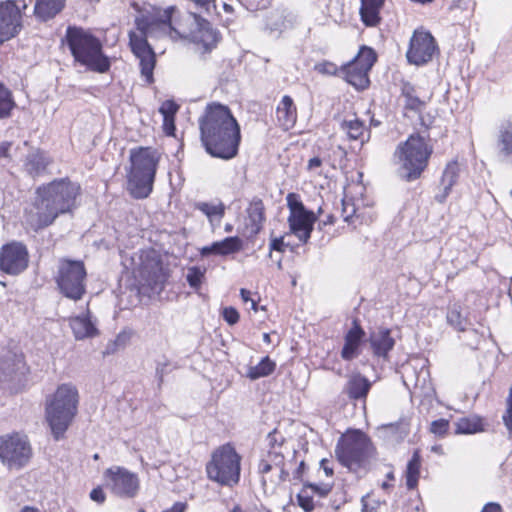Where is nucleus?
<instances>
[{
  "mask_svg": "<svg viewBox=\"0 0 512 512\" xmlns=\"http://www.w3.org/2000/svg\"><path fill=\"white\" fill-rule=\"evenodd\" d=\"M163 129L169 136L174 135L175 132V119L174 117L163 118Z\"/></svg>",
  "mask_w": 512,
  "mask_h": 512,
  "instance_id": "nucleus-54",
  "label": "nucleus"
},
{
  "mask_svg": "<svg viewBox=\"0 0 512 512\" xmlns=\"http://www.w3.org/2000/svg\"><path fill=\"white\" fill-rule=\"evenodd\" d=\"M65 0H36L34 15L40 21L54 18L64 7Z\"/></svg>",
  "mask_w": 512,
  "mask_h": 512,
  "instance_id": "nucleus-32",
  "label": "nucleus"
},
{
  "mask_svg": "<svg viewBox=\"0 0 512 512\" xmlns=\"http://www.w3.org/2000/svg\"><path fill=\"white\" fill-rule=\"evenodd\" d=\"M321 163H322V161L319 157H313L308 162V169L314 170V169L320 167Z\"/></svg>",
  "mask_w": 512,
  "mask_h": 512,
  "instance_id": "nucleus-59",
  "label": "nucleus"
},
{
  "mask_svg": "<svg viewBox=\"0 0 512 512\" xmlns=\"http://www.w3.org/2000/svg\"><path fill=\"white\" fill-rule=\"evenodd\" d=\"M431 451L436 453V454H439V455H442L443 454V449H442V446L441 445H433L431 447Z\"/></svg>",
  "mask_w": 512,
  "mask_h": 512,
  "instance_id": "nucleus-63",
  "label": "nucleus"
},
{
  "mask_svg": "<svg viewBox=\"0 0 512 512\" xmlns=\"http://www.w3.org/2000/svg\"><path fill=\"white\" fill-rule=\"evenodd\" d=\"M446 319L448 324L458 331H465L471 325L462 306L458 303H454L448 308Z\"/></svg>",
  "mask_w": 512,
  "mask_h": 512,
  "instance_id": "nucleus-35",
  "label": "nucleus"
},
{
  "mask_svg": "<svg viewBox=\"0 0 512 512\" xmlns=\"http://www.w3.org/2000/svg\"><path fill=\"white\" fill-rule=\"evenodd\" d=\"M222 314H223L224 320L230 325L236 324L239 320V313L233 307L224 308Z\"/></svg>",
  "mask_w": 512,
  "mask_h": 512,
  "instance_id": "nucleus-51",
  "label": "nucleus"
},
{
  "mask_svg": "<svg viewBox=\"0 0 512 512\" xmlns=\"http://www.w3.org/2000/svg\"><path fill=\"white\" fill-rule=\"evenodd\" d=\"M171 363L170 361L163 357L161 360L157 361L156 365V375L159 377V380L162 381L163 377L171 371Z\"/></svg>",
  "mask_w": 512,
  "mask_h": 512,
  "instance_id": "nucleus-50",
  "label": "nucleus"
},
{
  "mask_svg": "<svg viewBox=\"0 0 512 512\" xmlns=\"http://www.w3.org/2000/svg\"><path fill=\"white\" fill-rule=\"evenodd\" d=\"M373 450V445L365 433L352 430L340 438L335 454L343 466L353 470L365 465Z\"/></svg>",
  "mask_w": 512,
  "mask_h": 512,
  "instance_id": "nucleus-9",
  "label": "nucleus"
},
{
  "mask_svg": "<svg viewBox=\"0 0 512 512\" xmlns=\"http://www.w3.org/2000/svg\"><path fill=\"white\" fill-rule=\"evenodd\" d=\"M240 295H241V299H242V300H243V302H245V303L250 302V300L252 299V298L250 297V295H251L250 291H248V290H246V289H244V288H242V289L240 290Z\"/></svg>",
  "mask_w": 512,
  "mask_h": 512,
  "instance_id": "nucleus-61",
  "label": "nucleus"
},
{
  "mask_svg": "<svg viewBox=\"0 0 512 512\" xmlns=\"http://www.w3.org/2000/svg\"><path fill=\"white\" fill-rule=\"evenodd\" d=\"M14 106L11 94L2 84H0V118H6Z\"/></svg>",
  "mask_w": 512,
  "mask_h": 512,
  "instance_id": "nucleus-45",
  "label": "nucleus"
},
{
  "mask_svg": "<svg viewBox=\"0 0 512 512\" xmlns=\"http://www.w3.org/2000/svg\"><path fill=\"white\" fill-rule=\"evenodd\" d=\"M439 49L432 34L424 29H416L410 39L406 57L409 63L422 66L432 61Z\"/></svg>",
  "mask_w": 512,
  "mask_h": 512,
  "instance_id": "nucleus-16",
  "label": "nucleus"
},
{
  "mask_svg": "<svg viewBox=\"0 0 512 512\" xmlns=\"http://www.w3.org/2000/svg\"><path fill=\"white\" fill-rule=\"evenodd\" d=\"M482 430V423L477 418H462L457 422L456 433L474 434Z\"/></svg>",
  "mask_w": 512,
  "mask_h": 512,
  "instance_id": "nucleus-43",
  "label": "nucleus"
},
{
  "mask_svg": "<svg viewBox=\"0 0 512 512\" xmlns=\"http://www.w3.org/2000/svg\"><path fill=\"white\" fill-rule=\"evenodd\" d=\"M139 272L142 277L150 278L155 276L161 269V262L154 250L142 251L139 255Z\"/></svg>",
  "mask_w": 512,
  "mask_h": 512,
  "instance_id": "nucleus-33",
  "label": "nucleus"
},
{
  "mask_svg": "<svg viewBox=\"0 0 512 512\" xmlns=\"http://www.w3.org/2000/svg\"><path fill=\"white\" fill-rule=\"evenodd\" d=\"M79 394L71 383L58 386L55 393L46 400V420L56 440H59L77 413Z\"/></svg>",
  "mask_w": 512,
  "mask_h": 512,
  "instance_id": "nucleus-6",
  "label": "nucleus"
},
{
  "mask_svg": "<svg viewBox=\"0 0 512 512\" xmlns=\"http://www.w3.org/2000/svg\"><path fill=\"white\" fill-rule=\"evenodd\" d=\"M275 367V362L266 356L257 365L249 367L247 376L252 380L266 377L275 370Z\"/></svg>",
  "mask_w": 512,
  "mask_h": 512,
  "instance_id": "nucleus-40",
  "label": "nucleus"
},
{
  "mask_svg": "<svg viewBox=\"0 0 512 512\" xmlns=\"http://www.w3.org/2000/svg\"><path fill=\"white\" fill-rule=\"evenodd\" d=\"M373 510H374V508L373 507L370 508L366 502V498L363 497L362 498V511L363 512H373Z\"/></svg>",
  "mask_w": 512,
  "mask_h": 512,
  "instance_id": "nucleus-62",
  "label": "nucleus"
},
{
  "mask_svg": "<svg viewBox=\"0 0 512 512\" xmlns=\"http://www.w3.org/2000/svg\"><path fill=\"white\" fill-rule=\"evenodd\" d=\"M298 505L305 511L311 512L314 509V502L309 487H304L297 495Z\"/></svg>",
  "mask_w": 512,
  "mask_h": 512,
  "instance_id": "nucleus-46",
  "label": "nucleus"
},
{
  "mask_svg": "<svg viewBox=\"0 0 512 512\" xmlns=\"http://www.w3.org/2000/svg\"><path fill=\"white\" fill-rule=\"evenodd\" d=\"M204 277L205 269L198 266L189 267L187 270L186 280L189 286L194 290L200 289Z\"/></svg>",
  "mask_w": 512,
  "mask_h": 512,
  "instance_id": "nucleus-44",
  "label": "nucleus"
},
{
  "mask_svg": "<svg viewBox=\"0 0 512 512\" xmlns=\"http://www.w3.org/2000/svg\"><path fill=\"white\" fill-rule=\"evenodd\" d=\"M241 248L242 240L238 236H233L214 242L210 246L201 248L200 254L203 257L210 254L226 256L240 251Z\"/></svg>",
  "mask_w": 512,
  "mask_h": 512,
  "instance_id": "nucleus-25",
  "label": "nucleus"
},
{
  "mask_svg": "<svg viewBox=\"0 0 512 512\" xmlns=\"http://www.w3.org/2000/svg\"><path fill=\"white\" fill-rule=\"evenodd\" d=\"M179 106L172 100L164 101L160 108L159 112L162 114L163 118L174 117L178 111Z\"/></svg>",
  "mask_w": 512,
  "mask_h": 512,
  "instance_id": "nucleus-48",
  "label": "nucleus"
},
{
  "mask_svg": "<svg viewBox=\"0 0 512 512\" xmlns=\"http://www.w3.org/2000/svg\"><path fill=\"white\" fill-rule=\"evenodd\" d=\"M266 441L268 450L260 460L258 472L261 474L263 486H267L268 483L276 485L289 476L285 464V455L289 453V449L285 444V438L277 430L270 432Z\"/></svg>",
  "mask_w": 512,
  "mask_h": 512,
  "instance_id": "nucleus-8",
  "label": "nucleus"
},
{
  "mask_svg": "<svg viewBox=\"0 0 512 512\" xmlns=\"http://www.w3.org/2000/svg\"><path fill=\"white\" fill-rule=\"evenodd\" d=\"M304 468H305V463H304V461H301L299 466H298V468H297V470H296L295 477L299 478L301 473H302V471L304 470Z\"/></svg>",
  "mask_w": 512,
  "mask_h": 512,
  "instance_id": "nucleus-64",
  "label": "nucleus"
},
{
  "mask_svg": "<svg viewBox=\"0 0 512 512\" xmlns=\"http://www.w3.org/2000/svg\"><path fill=\"white\" fill-rule=\"evenodd\" d=\"M177 34L180 35L179 38L202 44L205 49H211L220 40L219 32L210 22L194 12L187 13L181 19Z\"/></svg>",
  "mask_w": 512,
  "mask_h": 512,
  "instance_id": "nucleus-12",
  "label": "nucleus"
},
{
  "mask_svg": "<svg viewBox=\"0 0 512 512\" xmlns=\"http://www.w3.org/2000/svg\"><path fill=\"white\" fill-rule=\"evenodd\" d=\"M174 6L166 9L153 8L152 13L143 14L137 17L136 27L139 34L129 33V43L134 55L139 59L141 75L147 83H152L153 71L156 64V56L153 48L147 41V38H161L168 36L173 40L179 39L177 30L180 29V22L172 23Z\"/></svg>",
  "mask_w": 512,
  "mask_h": 512,
  "instance_id": "nucleus-1",
  "label": "nucleus"
},
{
  "mask_svg": "<svg viewBox=\"0 0 512 512\" xmlns=\"http://www.w3.org/2000/svg\"><path fill=\"white\" fill-rule=\"evenodd\" d=\"M70 327L75 338L78 340L93 337L97 334V329L88 314L72 317L70 319Z\"/></svg>",
  "mask_w": 512,
  "mask_h": 512,
  "instance_id": "nucleus-34",
  "label": "nucleus"
},
{
  "mask_svg": "<svg viewBox=\"0 0 512 512\" xmlns=\"http://www.w3.org/2000/svg\"><path fill=\"white\" fill-rule=\"evenodd\" d=\"M421 468V456L419 450H415L408 461L405 470L406 486L409 490L415 489L418 485Z\"/></svg>",
  "mask_w": 512,
  "mask_h": 512,
  "instance_id": "nucleus-36",
  "label": "nucleus"
},
{
  "mask_svg": "<svg viewBox=\"0 0 512 512\" xmlns=\"http://www.w3.org/2000/svg\"><path fill=\"white\" fill-rule=\"evenodd\" d=\"M342 129L350 139L364 142L365 127L358 119H345L342 123Z\"/></svg>",
  "mask_w": 512,
  "mask_h": 512,
  "instance_id": "nucleus-42",
  "label": "nucleus"
},
{
  "mask_svg": "<svg viewBox=\"0 0 512 512\" xmlns=\"http://www.w3.org/2000/svg\"><path fill=\"white\" fill-rule=\"evenodd\" d=\"M265 220L264 203L260 198L255 197L246 208L244 224L239 228V233L248 238L254 237L262 230Z\"/></svg>",
  "mask_w": 512,
  "mask_h": 512,
  "instance_id": "nucleus-22",
  "label": "nucleus"
},
{
  "mask_svg": "<svg viewBox=\"0 0 512 512\" xmlns=\"http://www.w3.org/2000/svg\"><path fill=\"white\" fill-rule=\"evenodd\" d=\"M90 498L99 503V504H102L105 499H106V496H105V493L104 491L100 488V487H97V488H94L91 492H90Z\"/></svg>",
  "mask_w": 512,
  "mask_h": 512,
  "instance_id": "nucleus-55",
  "label": "nucleus"
},
{
  "mask_svg": "<svg viewBox=\"0 0 512 512\" xmlns=\"http://www.w3.org/2000/svg\"><path fill=\"white\" fill-rule=\"evenodd\" d=\"M449 430V421L446 419H438L431 423L430 432L438 437H444Z\"/></svg>",
  "mask_w": 512,
  "mask_h": 512,
  "instance_id": "nucleus-47",
  "label": "nucleus"
},
{
  "mask_svg": "<svg viewBox=\"0 0 512 512\" xmlns=\"http://www.w3.org/2000/svg\"><path fill=\"white\" fill-rule=\"evenodd\" d=\"M364 336V331L357 321H353L352 328L345 335V343L341 351L344 360H352L359 354V346Z\"/></svg>",
  "mask_w": 512,
  "mask_h": 512,
  "instance_id": "nucleus-24",
  "label": "nucleus"
},
{
  "mask_svg": "<svg viewBox=\"0 0 512 512\" xmlns=\"http://www.w3.org/2000/svg\"><path fill=\"white\" fill-rule=\"evenodd\" d=\"M107 486L122 498H134L140 488L137 474L120 466H113L104 472Z\"/></svg>",
  "mask_w": 512,
  "mask_h": 512,
  "instance_id": "nucleus-17",
  "label": "nucleus"
},
{
  "mask_svg": "<svg viewBox=\"0 0 512 512\" xmlns=\"http://www.w3.org/2000/svg\"><path fill=\"white\" fill-rule=\"evenodd\" d=\"M432 147L420 134H412L398 144L394 152V161L398 165L399 175L407 181L420 177L428 164Z\"/></svg>",
  "mask_w": 512,
  "mask_h": 512,
  "instance_id": "nucleus-7",
  "label": "nucleus"
},
{
  "mask_svg": "<svg viewBox=\"0 0 512 512\" xmlns=\"http://www.w3.org/2000/svg\"><path fill=\"white\" fill-rule=\"evenodd\" d=\"M27 7L25 0L0 2V45L20 33L23 12Z\"/></svg>",
  "mask_w": 512,
  "mask_h": 512,
  "instance_id": "nucleus-15",
  "label": "nucleus"
},
{
  "mask_svg": "<svg viewBox=\"0 0 512 512\" xmlns=\"http://www.w3.org/2000/svg\"><path fill=\"white\" fill-rule=\"evenodd\" d=\"M320 467L323 469L326 476H333V467L330 465V461L327 459H322L320 462Z\"/></svg>",
  "mask_w": 512,
  "mask_h": 512,
  "instance_id": "nucleus-57",
  "label": "nucleus"
},
{
  "mask_svg": "<svg viewBox=\"0 0 512 512\" xmlns=\"http://www.w3.org/2000/svg\"><path fill=\"white\" fill-rule=\"evenodd\" d=\"M86 275L82 261H60L56 276L60 292L69 299L80 300L86 292Z\"/></svg>",
  "mask_w": 512,
  "mask_h": 512,
  "instance_id": "nucleus-11",
  "label": "nucleus"
},
{
  "mask_svg": "<svg viewBox=\"0 0 512 512\" xmlns=\"http://www.w3.org/2000/svg\"><path fill=\"white\" fill-rule=\"evenodd\" d=\"M402 96L405 99V108L412 111H420L424 106V102L416 95L413 85L410 83H403Z\"/></svg>",
  "mask_w": 512,
  "mask_h": 512,
  "instance_id": "nucleus-41",
  "label": "nucleus"
},
{
  "mask_svg": "<svg viewBox=\"0 0 512 512\" xmlns=\"http://www.w3.org/2000/svg\"><path fill=\"white\" fill-rule=\"evenodd\" d=\"M284 237H278L271 240L270 243V253L274 251L283 252L284 251Z\"/></svg>",
  "mask_w": 512,
  "mask_h": 512,
  "instance_id": "nucleus-56",
  "label": "nucleus"
},
{
  "mask_svg": "<svg viewBox=\"0 0 512 512\" xmlns=\"http://www.w3.org/2000/svg\"><path fill=\"white\" fill-rule=\"evenodd\" d=\"M369 341L374 355L382 358H387L388 353L395 345V340L391 336L390 330L386 328H380L371 332Z\"/></svg>",
  "mask_w": 512,
  "mask_h": 512,
  "instance_id": "nucleus-23",
  "label": "nucleus"
},
{
  "mask_svg": "<svg viewBox=\"0 0 512 512\" xmlns=\"http://www.w3.org/2000/svg\"><path fill=\"white\" fill-rule=\"evenodd\" d=\"M343 220L350 225L356 227L357 223H369L373 220V215L370 209L364 203L362 198H354L349 196L346 192L342 199V213Z\"/></svg>",
  "mask_w": 512,
  "mask_h": 512,
  "instance_id": "nucleus-21",
  "label": "nucleus"
},
{
  "mask_svg": "<svg viewBox=\"0 0 512 512\" xmlns=\"http://www.w3.org/2000/svg\"><path fill=\"white\" fill-rule=\"evenodd\" d=\"M371 388V382L360 373L352 374L345 386V392L353 400H362L367 397Z\"/></svg>",
  "mask_w": 512,
  "mask_h": 512,
  "instance_id": "nucleus-28",
  "label": "nucleus"
},
{
  "mask_svg": "<svg viewBox=\"0 0 512 512\" xmlns=\"http://www.w3.org/2000/svg\"><path fill=\"white\" fill-rule=\"evenodd\" d=\"M129 159L127 191L135 199H145L153 190L160 153L151 147H137L130 150Z\"/></svg>",
  "mask_w": 512,
  "mask_h": 512,
  "instance_id": "nucleus-4",
  "label": "nucleus"
},
{
  "mask_svg": "<svg viewBox=\"0 0 512 512\" xmlns=\"http://www.w3.org/2000/svg\"><path fill=\"white\" fill-rule=\"evenodd\" d=\"M80 185L68 178L56 179L37 188L36 212L27 221L35 230L50 226L63 214L72 213L77 207Z\"/></svg>",
  "mask_w": 512,
  "mask_h": 512,
  "instance_id": "nucleus-3",
  "label": "nucleus"
},
{
  "mask_svg": "<svg viewBox=\"0 0 512 512\" xmlns=\"http://www.w3.org/2000/svg\"><path fill=\"white\" fill-rule=\"evenodd\" d=\"M240 461L241 457L234 447L225 444L212 454L206 467L207 475L221 485L232 486L240 479Z\"/></svg>",
  "mask_w": 512,
  "mask_h": 512,
  "instance_id": "nucleus-10",
  "label": "nucleus"
},
{
  "mask_svg": "<svg viewBox=\"0 0 512 512\" xmlns=\"http://www.w3.org/2000/svg\"><path fill=\"white\" fill-rule=\"evenodd\" d=\"M497 149L504 161L512 163V121H506L499 127Z\"/></svg>",
  "mask_w": 512,
  "mask_h": 512,
  "instance_id": "nucleus-27",
  "label": "nucleus"
},
{
  "mask_svg": "<svg viewBox=\"0 0 512 512\" xmlns=\"http://www.w3.org/2000/svg\"><path fill=\"white\" fill-rule=\"evenodd\" d=\"M377 59L376 53L370 47L363 46L359 50L357 56L349 62L355 67L361 68L362 71H370Z\"/></svg>",
  "mask_w": 512,
  "mask_h": 512,
  "instance_id": "nucleus-38",
  "label": "nucleus"
},
{
  "mask_svg": "<svg viewBox=\"0 0 512 512\" xmlns=\"http://www.w3.org/2000/svg\"><path fill=\"white\" fill-rule=\"evenodd\" d=\"M31 456L32 449L26 436L15 433L0 437V460L9 469H21Z\"/></svg>",
  "mask_w": 512,
  "mask_h": 512,
  "instance_id": "nucleus-14",
  "label": "nucleus"
},
{
  "mask_svg": "<svg viewBox=\"0 0 512 512\" xmlns=\"http://www.w3.org/2000/svg\"><path fill=\"white\" fill-rule=\"evenodd\" d=\"M315 69L322 74L334 75L337 72V66L331 62L324 61L315 66Z\"/></svg>",
  "mask_w": 512,
  "mask_h": 512,
  "instance_id": "nucleus-52",
  "label": "nucleus"
},
{
  "mask_svg": "<svg viewBox=\"0 0 512 512\" xmlns=\"http://www.w3.org/2000/svg\"><path fill=\"white\" fill-rule=\"evenodd\" d=\"M50 163L48 155L41 150L30 151L24 160V169L32 177L39 176L45 172Z\"/></svg>",
  "mask_w": 512,
  "mask_h": 512,
  "instance_id": "nucleus-30",
  "label": "nucleus"
},
{
  "mask_svg": "<svg viewBox=\"0 0 512 512\" xmlns=\"http://www.w3.org/2000/svg\"><path fill=\"white\" fill-rule=\"evenodd\" d=\"M65 38L75 61L93 72L109 71L110 60L103 53L102 43L97 37L80 27L69 26Z\"/></svg>",
  "mask_w": 512,
  "mask_h": 512,
  "instance_id": "nucleus-5",
  "label": "nucleus"
},
{
  "mask_svg": "<svg viewBox=\"0 0 512 512\" xmlns=\"http://www.w3.org/2000/svg\"><path fill=\"white\" fill-rule=\"evenodd\" d=\"M197 6L210 13L212 10L216 11L215 0H192Z\"/></svg>",
  "mask_w": 512,
  "mask_h": 512,
  "instance_id": "nucleus-53",
  "label": "nucleus"
},
{
  "mask_svg": "<svg viewBox=\"0 0 512 512\" xmlns=\"http://www.w3.org/2000/svg\"><path fill=\"white\" fill-rule=\"evenodd\" d=\"M306 487H309V491L311 494H317L320 497L326 496L332 489V485L328 483L323 484H314V483H308L305 484Z\"/></svg>",
  "mask_w": 512,
  "mask_h": 512,
  "instance_id": "nucleus-49",
  "label": "nucleus"
},
{
  "mask_svg": "<svg viewBox=\"0 0 512 512\" xmlns=\"http://www.w3.org/2000/svg\"><path fill=\"white\" fill-rule=\"evenodd\" d=\"M460 173V166L457 161L449 162L443 172L440 186L442 192L435 196L436 201L442 203L446 200L453 185L457 182Z\"/></svg>",
  "mask_w": 512,
  "mask_h": 512,
  "instance_id": "nucleus-29",
  "label": "nucleus"
},
{
  "mask_svg": "<svg viewBox=\"0 0 512 512\" xmlns=\"http://www.w3.org/2000/svg\"><path fill=\"white\" fill-rule=\"evenodd\" d=\"M276 116L279 125L284 130H289L295 125L297 110L290 96L285 95L282 97L276 109Z\"/></svg>",
  "mask_w": 512,
  "mask_h": 512,
  "instance_id": "nucleus-26",
  "label": "nucleus"
},
{
  "mask_svg": "<svg viewBox=\"0 0 512 512\" xmlns=\"http://www.w3.org/2000/svg\"><path fill=\"white\" fill-rule=\"evenodd\" d=\"M11 144L9 142H3L0 144V157H6Z\"/></svg>",
  "mask_w": 512,
  "mask_h": 512,
  "instance_id": "nucleus-60",
  "label": "nucleus"
},
{
  "mask_svg": "<svg viewBox=\"0 0 512 512\" xmlns=\"http://www.w3.org/2000/svg\"><path fill=\"white\" fill-rule=\"evenodd\" d=\"M201 141L213 157L231 159L238 153L240 127L228 107L209 104L199 119Z\"/></svg>",
  "mask_w": 512,
  "mask_h": 512,
  "instance_id": "nucleus-2",
  "label": "nucleus"
},
{
  "mask_svg": "<svg viewBox=\"0 0 512 512\" xmlns=\"http://www.w3.org/2000/svg\"><path fill=\"white\" fill-rule=\"evenodd\" d=\"M385 0H361L360 16L366 26L374 27L380 23V11Z\"/></svg>",
  "mask_w": 512,
  "mask_h": 512,
  "instance_id": "nucleus-31",
  "label": "nucleus"
},
{
  "mask_svg": "<svg viewBox=\"0 0 512 512\" xmlns=\"http://www.w3.org/2000/svg\"><path fill=\"white\" fill-rule=\"evenodd\" d=\"M29 261L27 248L21 242H11L4 245L0 252V269L11 275L23 272Z\"/></svg>",
  "mask_w": 512,
  "mask_h": 512,
  "instance_id": "nucleus-18",
  "label": "nucleus"
},
{
  "mask_svg": "<svg viewBox=\"0 0 512 512\" xmlns=\"http://www.w3.org/2000/svg\"><path fill=\"white\" fill-rule=\"evenodd\" d=\"M289 209L288 224L290 233L295 235L300 242L307 243L311 237L316 215L305 208L300 196L296 193H289L286 197Z\"/></svg>",
  "mask_w": 512,
  "mask_h": 512,
  "instance_id": "nucleus-13",
  "label": "nucleus"
},
{
  "mask_svg": "<svg viewBox=\"0 0 512 512\" xmlns=\"http://www.w3.org/2000/svg\"><path fill=\"white\" fill-rule=\"evenodd\" d=\"M482 512H502V508L500 504L495 502L487 503L484 508L482 509Z\"/></svg>",
  "mask_w": 512,
  "mask_h": 512,
  "instance_id": "nucleus-58",
  "label": "nucleus"
},
{
  "mask_svg": "<svg viewBox=\"0 0 512 512\" xmlns=\"http://www.w3.org/2000/svg\"><path fill=\"white\" fill-rule=\"evenodd\" d=\"M27 368L22 354L8 351L0 359V382L20 384L25 377Z\"/></svg>",
  "mask_w": 512,
  "mask_h": 512,
  "instance_id": "nucleus-20",
  "label": "nucleus"
},
{
  "mask_svg": "<svg viewBox=\"0 0 512 512\" xmlns=\"http://www.w3.org/2000/svg\"><path fill=\"white\" fill-rule=\"evenodd\" d=\"M347 82L357 89H365L369 84L368 71H362L348 63L343 67Z\"/></svg>",
  "mask_w": 512,
  "mask_h": 512,
  "instance_id": "nucleus-37",
  "label": "nucleus"
},
{
  "mask_svg": "<svg viewBox=\"0 0 512 512\" xmlns=\"http://www.w3.org/2000/svg\"><path fill=\"white\" fill-rule=\"evenodd\" d=\"M195 208L205 214L211 223L214 220L220 221L225 213V206L222 202H198L196 203Z\"/></svg>",
  "mask_w": 512,
  "mask_h": 512,
  "instance_id": "nucleus-39",
  "label": "nucleus"
},
{
  "mask_svg": "<svg viewBox=\"0 0 512 512\" xmlns=\"http://www.w3.org/2000/svg\"><path fill=\"white\" fill-rule=\"evenodd\" d=\"M426 364V359H415L403 367L402 379L408 389L413 386L425 394L429 392L431 389L430 372Z\"/></svg>",
  "mask_w": 512,
  "mask_h": 512,
  "instance_id": "nucleus-19",
  "label": "nucleus"
}]
</instances>
